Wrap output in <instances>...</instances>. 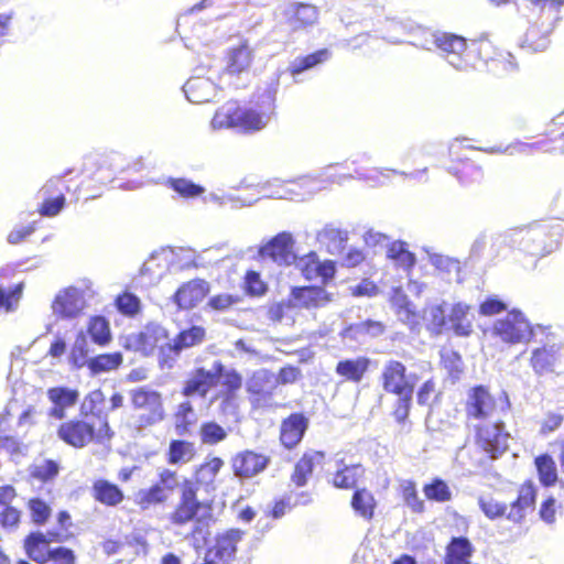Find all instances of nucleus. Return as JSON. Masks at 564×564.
I'll list each match as a JSON object with an SVG mask.
<instances>
[{
  "label": "nucleus",
  "mask_w": 564,
  "mask_h": 564,
  "mask_svg": "<svg viewBox=\"0 0 564 564\" xmlns=\"http://www.w3.org/2000/svg\"><path fill=\"white\" fill-rule=\"evenodd\" d=\"M51 539L42 531L30 532L23 541L24 552L29 560L36 564H47L46 556L50 555Z\"/></svg>",
  "instance_id": "nucleus-28"
},
{
  "label": "nucleus",
  "mask_w": 564,
  "mask_h": 564,
  "mask_svg": "<svg viewBox=\"0 0 564 564\" xmlns=\"http://www.w3.org/2000/svg\"><path fill=\"white\" fill-rule=\"evenodd\" d=\"M197 485L184 479L181 486V498L170 519L173 524L183 525L196 518L203 503L197 499Z\"/></svg>",
  "instance_id": "nucleus-12"
},
{
  "label": "nucleus",
  "mask_w": 564,
  "mask_h": 564,
  "mask_svg": "<svg viewBox=\"0 0 564 564\" xmlns=\"http://www.w3.org/2000/svg\"><path fill=\"white\" fill-rule=\"evenodd\" d=\"M271 464V457L251 449L237 453L231 459L235 477L243 480L263 473Z\"/></svg>",
  "instance_id": "nucleus-13"
},
{
  "label": "nucleus",
  "mask_w": 564,
  "mask_h": 564,
  "mask_svg": "<svg viewBox=\"0 0 564 564\" xmlns=\"http://www.w3.org/2000/svg\"><path fill=\"white\" fill-rule=\"evenodd\" d=\"M416 375L408 373L405 365L399 360H389L381 372L382 389L387 393L397 395L392 416L399 424H404L412 408Z\"/></svg>",
  "instance_id": "nucleus-3"
},
{
  "label": "nucleus",
  "mask_w": 564,
  "mask_h": 564,
  "mask_svg": "<svg viewBox=\"0 0 564 564\" xmlns=\"http://www.w3.org/2000/svg\"><path fill=\"white\" fill-rule=\"evenodd\" d=\"M544 338L538 339L541 346L531 351L530 365L538 376L551 373L555 371V367L560 360L562 343L555 341L554 334L544 332Z\"/></svg>",
  "instance_id": "nucleus-9"
},
{
  "label": "nucleus",
  "mask_w": 564,
  "mask_h": 564,
  "mask_svg": "<svg viewBox=\"0 0 564 564\" xmlns=\"http://www.w3.org/2000/svg\"><path fill=\"white\" fill-rule=\"evenodd\" d=\"M321 176L308 177L301 176L297 180H289L281 181L280 178H273L265 181L263 183H258L256 187L258 188V193L262 194L263 197L274 198V199H293L294 197L301 196L294 188L288 187L286 184H294L300 186L301 188L306 186L311 180H318Z\"/></svg>",
  "instance_id": "nucleus-20"
},
{
  "label": "nucleus",
  "mask_w": 564,
  "mask_h": 564,
  "mask_svg": "<svg viewBox=\"0 0 564 564\" xmlns=\"http://www.w3.org/2000/svg\"><path fill=\"white\" fill-rule=\"evenodd\" d=\"M209 284L203 279H194L183 283L172 296L173 303L181 310L192 308L204 300Z\"/></svg>",
  "instance_id": "nucleus-24"
},
{
  "label": "nucleus",
  "mask_w": 564,
  "mask_h": 564,
  "mask_svg": "<svg viewBox=\"0 0 564 564\" xmlns=\"http://www.w3.org/2000/svg\"><path fill=\"white\" fill-rule=\"evenodd\" d=\"M296 267L301 270L302 275L306 280H319L322 284L330 282L336 274L335 262L330 260L319 261L314 251L300 258L296 262Z\"/></svg>",
  "instance_id": "nucleus-18"
},
{
  "label": "nucleus",
  "mask_w": 564,
  "mask_h": 564,
  "mask_svg": "<svg viewBox=\"0 0 564 564\" xmlns=\"http://www.w3.org/2000/svg\"><path fill=\"white\" fill-rule=\"evenodd\" d=\"M87 333L90 340L98 346H107L111 340L110 324L105 316L95 315L90 317Z\"/></svg>",
  "instance_id": "nucleus-42"
},
{
  "label": "nucleus",
  "mask_w": 564,
  "mask_h": 564,
  "mask_svg": "<svg viewBox=\"0 0 564 564\" xmlns=\"http://www.w3.org/2000/svg\"><path fill=\"white\" fill-rule=\"evenodd\" d=\"M425 251L429 253L430 263L440 272L447 274L448 279L453 276L456 278L457 282H460V262L455 258H451L447 256H443L440 253H430L427 249Z\"/></svg>",
  "instance_id": "nucleus-46"
},
{
  "label": "nucleus",
  "mask_w": 564,
  "mask_h": 564,
  "mask_svg": "<svg viewBox=\"0 0 564 564\" xmlns=\"http://www.w3.org/2000/svg\"><path fill=\"white\" fill-rule=\"evenodd\" d=\"M386 328L387 327L382 322L366 318L365 321L346 325L339 335L343 339L362 344L368 339L382 336Z\"/></svg>",
  "instance_id": "nucleus-25"
},
{
  "label": "nucleus",
  "mask_w": 564,
  "mask_h": 564,
  "mask_svg": "<svg viewBox=\"0 0 564 564\" xmlns=\"http://www.w3.org/2000/svg\"><path fill=\"white\" fill-rule=\"evenodd\" d=\"M59 466L55 460L46 459L32 467L31 476L42 482H48L58 475Z\"/></svg>",
  "instance_id": "nucleus-62"
},
{
  "label": "nucleus",
  "mask_w": 564,
  "mask_h": 564,
  "mask_svg": "<svg viewBox=\"0 0 564 564\" xmlns=\"http://www.w3.org/2000/svg\"><path fill=\"white\" fill-rule=\"evenodd\" d=\"M402 496L405 505L415 513H422L425 510L424 501L419 497L416 485L408 480L402 485Z\"/></svg>",
  "instance_id": "nucleus-59"
},
{
  "label": "nucleus",
  "mask_w": 564,
  "mask_h": 564,
  "mask_svg": "<svg viewBox=\"0 0 564 564\" xmlns=\"http://www.w3.org/2000/svg\"><path fill=\"white\" fill-rule=\"evenodd\" d=\"M285 23L291 31L312 26L318 19V10L306 2H291L283 10Z\"/></svg>",
  "instance_id": "nucleus-23"
},
{
  "label": "nucleus",
  "mask_w": 564,
  "mask_h": 564,
  "mask_svg": "<svg viewBox=\"0 0 564 564\" xmlns=\"http://www.w3.org/2000/svg\"><path fill=\"white\" fill-rule=\"evenodd\" d=\"M252 54L247 44L228 50L226 72L229 75L241 74L250 67Z\"/></svg>",
  "instance_id": "nucleus-37"
},
{
  "label": "nucleus",
  "mask_w": 564,
  "mask_h": 564,
  "mask_svg": "<svg viewBox=\"0 0 564 564\" xmlns=\"http://www.w3.org/2000/svg\"><path fill=\"white\" fill-rule=\"evenodd\" d=\"M243 535L245 531L236 528L217 533L214 544L207 547L206 551L221 564H230L236 558L237 544L242 540Z\"/></svg>",
  "instance_id": "nucleus-17"
},
{
  "label": "nucleus",
  "mask_w": 564,
  "mask_h": 564,
  "mask_svg": "<svg viewBox=\"0 0 564 564\" xmlns=\"http://www.w3.org/2000/svg\"><path fill=\"white\" fill-rule=\"evenodd\" d=\"M169 495L164 492L161 487L155 482L147 489H140L137 494L138 503L147 509L152 505L164 503Z\"/></svg>",
  "instance_id": "nucleus-53"
},
{
  "label": "nucleus",
  "mask_w": 564,
  "mask_h": 564,
  "mask_svg": "<svg viewBox=\"0 0 564 564\" xmlns=\"http://www.w3.org/2000/svg\"><path fill=\"white\" fill-rule=\"evenodd\" d=\"M538 488L532 480L524 481L518 490L517 499L511 502L507 519L513 523H521L529 511L535 509Z\"/></svg>",
  "instance_id": "nucleus-22"
},
{
  "label": "nucleus",
  "mask_w": 564,
  "mask_h": 564,
  "mask_svg": "<svg viewBox=\"0 0 564 564\" xmlns=\"http://www.w3.org/2000/svg\"><path fill=\"white\" fill-rule=\"evenodd\" d=\"M350 506L356 516L370 521L375 516L377 501L371 491L366 488H357L352 494Z\"/></svg>",
  "instance_id": "nucleus-38"
},
{
  "label": "nucleus",
  "mask_w": 564,
  "mask_h": 564,
  "mask_svg": "<svg viewBox=\"0 0 564 564\" xmlns=\"http://www.w3.org/2000/svg\"><path fill=\"white\" fill-rule=\"evenodd\" d=\"M358 465L347 466L338 469L333 478V484L336 488L349 489L352 488L358 479Z\"/></svg>",
  "instance_id": "nucleus-58"
},
{
  "label": "nucleus",
  "mask_w": 564,
  "mask_h": 564,
  "mask_svg": "<svg viewBox=\"0 0 564 564\" xmlns=\"http://www.w3.org/2000/svg\"><path fill=\"white\" fill-rule=\"evenodd\" d=\"M225 372L226 367L219 360L214 361L212 370H206L203 367L197 368L185 381L182 389L183 395L187 398L195 395L205 398L209 390L219 382V377Z\"/></svg>",
  "instance_id": "nucleus-10"
},
{
  "label": "nucleus",
  "mask_w": 564,
  "mask_h": 564,
  "mask_svg": "<svg viewBox=\"0 0 564 564\" xmlns=\"http://www.w3.org/2000/svg\"><path fill=\"white\" fill-rule=\"evenodd\" d=\"M183 91L189 102L204 104L216 96V86L209 78L192 77L184 84Z\"/></svg>",
  "instance_id": "nucleus-29"
},
{
  "label": "nucleus",
  "mask_w": 564,
  "mask_h": 564,
  "mask_svg": "<svg viewBox=\"0 0 564 564\" xmlns=\"http://www.w3.org/2000/svg\"><path fill=\"white\" fill-rule=\"evenodd\" d=\"M371 360L366 356L346 358L337 362L335 372L348 381L358 383L369 370Z\"/></svg>",
  "instance_id": "nucleus-33"
},
{
  "label": "nucleus",
  "mask_w": 564,
  "mask_h": 564,
  "mask_svg": "<svg viewBox=\"0 0 564 564\" xmlns=\"http://www.w3.org/2000/svg\"><path fill=\"white\" fill-rule=\"evenodd\" d=\"M324 458L325 454L323 452L305 453L294 466L291 476L292 482L297 487H304L314 471L315 464H321Z\"/></svg>",
  "instance_id": "nucleus-35"
},
{
  "label": "nucleus",
  "mask_w": 564,
  "mask_h": 564,
  "mask_svg": "<svg viewBox=\"0 0 564 564\" xmlns=\"http://www.w3.org/2000/svg\"><path fill=\"white\" fill-rule=\"evenodd\" d=\"M66 205V197L59 193L55 197H46L39 208V213L43 217L57 216Z\"/></svg>",
  "instance_id": "nucleus-64"
},
{
  "label": "nucleus",
  "mask_w": 564,
  "mask_h": 564,
  "mask_svg": "<svg viewBox=\"0 0 564 564\" xmlns=\"http://www.w3.org/2000/svg\"><path fill=\"white\" fill-rule=\"evenodd\" d=\"M533 465L536 471L538 480L544 488L554 487L561 482L558 469L555 459L549 453H542L534 457Z\"/></svg>",
  "instance_id": "nucleus-32"
},
{
  "label": "nucleus",
  "mask_w": 564,
  "mask_h": 564,
  "mask_svg": "<svg viewBox=\"0 0 564 564\" xmlns=\"http://www.w3.org/2000/svg\"><path fill=\"white\" fill-rule=\"evenodd\" d=\"M278 78L267 82L264 88H259L254 106L241 107L228 102L216 110L210 124L213 129H238L245 133L262 130L269 122L275 108Z\"/></svg>",
  "instance_id": "nucleus-1"
},
{
  "label": "nucleus",
  "mask_w": 564,
  "mask_h": 564,
  "mask_svg": "<svg viewBox=\"0 0 564 564\" xmlns=\"http://www.w3.org/2000/svg\"><path fill=\"white\" fill-rule=\"evenodd\" d=\"M174 252L172 250H161L151 253L149 259L140 269V280L144 285L159 283L167 271L174 269Z\"/></svg>",
  "instance_id": "nucleus-14"
},
{
  "label": "nucleus",
  "mask_w": 564,
  "mask_h": 564,
  "mask_svg": "<svg viewBox=\"0 0 564 564\" xmlns=\"http://www.w3.org/2000/svg\"><path fill=\"white\" fill-rule=\"evenodd\" d=\"M387 257L393 260L404 271L412 270L416 264V256L410 251L408 243L401 240L394 241L389 245L387 249Z\"/></svg>",
  "instance_id": "nucleus-41"
},
{
  "label": "nucleus",
  "mask_w": 564,
  "mask_h": 564,
  "mask_svg": "<svg viewBox=\"0 0 564 564\" xmlns=\"http://www.w3.org/2000/svg\"><path fill=\"white\" fill-rule=\"evenodd\" d=\"M134 410H143L138 416V429H144L162 422L165 417L162 394L149 386L138 387L129 391Z\"/></svg>",
  "instance_id": "nucleus-6"
},
{
  "label": "nucleus",
  "mask_w": 564,
  "mask_h": 564,
  "mask_svg": "<svg viewBox=\"0 0 564 564\" xmlns=\"http://www.w3.org/2000/svg\"><path fill=\"white\" fill-rule=\"evenodd\" d=\"M205 337L206 329L203 326L192 325L182 329L173 339L176 346L183 351L202 344Z\"/></svg>",
  "instance_id": "nucleus-48"
},
{
  "label": "nucleus",
  "mask_w": 564,
  "mask_h": 564,
  "mask_svg": "<svg viewBox=\"0 0 564 564\" xmlns=\"http://www.w3.org/2000/svg\"><path fill=\"white\" fill-rule=\"evenodd\" d=\"M196 455L194 443L185 440H172L169 443L166 460L170 465L186 464Z\"/></svg>",
  "instance_id": "nucleus-39"
},
{
  "label": "nucleus",
  "mask_w": 564,
  "mask_h": 564,
  "mask_svg": "<svg viewBox=\"0 0 564 564\" xmlns=\"http://www.w3.org/2000/svg\"><path fill=\"white\" fill-rule=\"evenodd\" d=\"M91 496L96 501L107 507H116L124 499L122 489L107 479H98L94 481L91 486Z\"/></svg>",
  "instance_id": "nucleus-34"
},
{
  "label": "nucleus",
  "mask_w": 564,
  "mask_h": 564,
  "mask_svg": "<svg viewBox=\"0 0 564 564\" xmlns=\"http://www.w3.org/2000/svg\"><path fill=\"white\" fill-rule=\"evenodd\" d=\"M561 226L534 224L528 228L511 229L498 236L494 245L518 249L532 257H544L560 246Z\"/></svg>",
  "instance_id": "nucleus-2"
},
{
  "label": "nucleus",
  "mask_w": 564,
  "mask_h": 564,
  "mask_svg": "<svg viewBox=\"0 0 564 564\" xmlns=\"http://www.w3.org/2000/svg\"><path fill=\"white\" fill-rule=\"evenodd\" d=\"M509 432L503 421L476 426V442L491 459H497L509 449Z\"/></svg>",
  "instance_id": "nucleus-8"
},
{
  "label": "nucleus",
  "mask_w": 564,
  "mask_h": 564,
  "mask_svg": "<svg viewBox=\"0 0 564 564\" xmlns=\"http://www.w3.org/2000/svg\"><path fill=\"white\" fill-rule=\"evenodd\" d=\"M47 398L53 404L48 412L50 415L56 420H62L65 417V410L78 402L79 392L77 389L58 386L47 390Z\"/></svg>",
  "instance_id": "nucleus-26"
},
{
  "label": "nucleus",
  "mask_w": 564,
  "mask_h": 564,
  "mask_svg": "<svg viewBox=\"0 0 564 564\" xmlns=\"http://www.w3.org/2000/svg\"><path fill=\"white\" fill-rule=\"evenodd\" d=\"M167 186L184 198H196L205 193V187L185 177H170Z\"/></svg>",
  "instance_id": "nucleus-47"
},
{
  "label": "nucleus",
  "mask_w": 564,
  "mask_h": 564,
  "mask_svg": "<svg viewBox=\"0 0 564 564\" xmlns=\"http://www.w3.org/2000/svg\"><path fill=\"white\" fill-rule=\"evenodd\" d=\"M24 289L23 282H19L10 288L0 286V308L6 312H12L17 308Z\"/></svg>",
  "instance_id": "nucleus-55"
},
{
  "label": "nucleus",
  "mask_w": 564,
  "mask_h": 564,
  "mask_svg": "<svg viewBox=\"0 0 564 564\" xmlns=\"http://www.w3.org/2000/svg\"><path fill=\"white\" fill-rule=\"evenodd\" d=\"M28 509L31 516V521L37 527L46 524L52 516V508L50 503L40 497L31 498L28 501Z\"/></svg>",
  "instance_id": "nucleus-51"
},
{
  "label": "nucleus",
  "mask_w": 564,
  "mask_h": 564,
  "mask_svg": "<svg viewBox=\"0 0 564 564\" xmlns=\"http://www.w3.org/2000/svg\"><path fill=\"white\" fill-rule=\"evenodd\" d=\"M292 300L302 307H318L330 302V294L323 286H295L291 290Z\"/></svg>",
  "instance_id": "nucleus-30"
},
{
  "label": "nucleus",
  "mask_w": 564,
  "mask_h": 564,
  "mask_svg": "<svg viewBox=\"0 0 564 564\" xmlns=\"http://www.w3.org/2000/svg\"><path fill=\"white\" fill-rule=\"evenodd\" d=\"M294 243L295 240L291 232L281 231L260 246L259 256L261 258H269L280 265H290L296 261V256L293 251Z\"/></svg>",
  "instance_id": "nucleus-11"
},
{
  "label": "nucleus",
  "mask_w": 564,
  "mask_h": 564,
  "mask_svg": "<svg viewBox=\"0 0 564 564\" xmlns=\"http://www.w3.org/2000/svg\"><path fill=\"white\" fill-rule=\"evenodd\" d=\"M448 304L446 302H442L441 304L431 305L425 311V319L427 322V329L435 334H442L443 329L448 323Z\"/></svg>",
  "instance_id": "nucleus-45"
},
{
  "label": "nucleus",
  "mask_w": 564,
  "mask_h": 564,
  "mask_svg": "<svg viewBox=\"0 0 564 564\" xmlns=\"http://www.w3.org/2000/svg\"><path fill=\"white\" fill-rule=\"evenodd\" d=\"M199 435L204 444H217L227 437L226 430L215 421L205 422L200 425Z\"/></svg>",
  "instance_id": "nucleus-56"
},
{
  "label": "nucleus",
  "mask_w": 564,
  "mask_h": 564,
  "mask_svg": "<svg viewBox=\"0 0 564 564\" xmlns=\"http://www.w3.org/2000/svg\"><path fill=\"white\" fill-rule=\"evenodd\" d=\"M330 57L332 52L326 47L316 50L306 55L297 56L288 66H279L269 77L268 82H273L274 78H278V87L281 83L285 84V86L300 84L304 80V73L324 64Z\"/></svg>",
  "instance_id": "nucleus-5"
},
{
  "label": "nucleus",
  "mask_w": 564,
  "mask_h": 564,
  "mask_svg": "<svg viewBox=\"0 0 564 564\" xmlns=\"http://www.w3.org/2000/svg\"><path fill=\"white\" fill-rule=\"evenodd\" d=\"M223 465L224 462L220 457H213L208 462L202 464L195 473L196 481L199 484H209L214 481Z\"/></svg>",
  "instance_id": "nucleus-57"
},
{
  "label": "nucleus",
  "mask_w": 564,
  "mask_h": 564,
  "mask_svg": "<svg viewBox=\"0 0 564 564\" xmlns=\"http://www.w3.org/2000/svg\"><path fill=\"white\" fill-rule=\"evenodd\" d=\"M478 506L484 514L490 520H495L503 516L507 517L508 514L507 505L503 502H498L491 497H479Z\"/></svg>",
  "instance_id": "nucleus-61"
},
{
  "label": "nucleus",
  "mask_w": 564,
  "mask_h": 564,
  "mask_svg": "<svg viewBox=\"0 0 564 564\" xmlns=\"http://www.w3.org/2000/svg\"><path fill=\"white\" fill-rule=\"evenodd\" d=\"M316 239L321 246H324L330 254H341L347 246L348 231L327 224L317 232Z\"/></svg>",
  "instance_id": "nucleus-31"
},
{
  "label": "nucleus",
  "mask_w": 564,
  "mask_h": 564,
  "mask_svg": "<svg viewBox=\"0 0 564 564\" xmlns=\"http://www.w3.org/2000/svg\"><path fill=\"white\" fill-rule=\"evenodd\" d=\"M310 421L306 415L302 412L291 413L285 417L280 427V441L281 444L288 448H295L303 440Z\"/></svg>",
  "instance_id": "nucleus-21"
},
{
  "label": "nucleus",
  "mask_w": 564,
  "mask_h": 564,
  "mask_svg": "<svg viewBox=\"0 0 564 564\" xmlns=\"http://www.w3.org/2000/svg\"><path fill=\"white\" fill-rule=\"evenodd\" d=\"M550 31L546 30L543 33V35H541L540 37H536L538 33H539L538 29L535 26L529 28L524 35V40H523L521 46L523 48H529L532 52L545 51L550 43L547 35H546Z\"/></svg>",
  "instance_id": "nucleus-60"
},
{
  "label": "nucleus",
  "mask_w": 564,
  "mask_h": 564,
  "mask_svg": "<svg viewBox=\"0 0 564 564\" xmlns=\"http://www.w3.org/2000/svg\"><path fill=\"white\" fill-rule=\"evenodd\" d=\"M496 400L489 388L485 384H476L468 389L465 411L468 417L486 420L495 410Z\"/></svg>",
  "instance_id": "nucleus-16"
},
{
  "label": "nucleus",
  "mask_w": 564,
  "mask_h": 564,
  "mask_svg": "<svg viewBox=\"0 0 564 564\" xmlns=\"http://www.w3.org/2000/svg\"><path fill=\"white\" fill-rule=\"evenodd\" d=\"M85 299L82 290L68 286L61 290L52 303L53 314L61 319H74L84 310Z\"/></svg>",
  "instance_id": "nucleus-15"
},
{
  "label": "nucleus",
  "mask_w": 564,
  "mask_h": 564,
  "mask_svg": "<svg viewBox=\"0 0 564 564\" xmlns=\"http://www.w3.org/2000/svg\"><path fill=\"white\" fill-rule=\"evenodd\" d=\"M423 494L427 500L433 502L443 503L452 500V490L449 486L440 477H435L431 482L425 484L423 486Z\"/></svg>",
  "instance_id": "nucleus-50"
},
{
  "label": "nucleus",
  "mask_w": 564,
  "mask_h": 564,
  "mask_svg": "<svg viewBox=\"0 0 564 564\" xmlns=\"http://www.w3.org/2000/svg\"><path fill=\"white\" fill-rule=\"evenodd\" d=\"M274 375L265 369L256 371L247 382V391L251 395H260L268 398L269 390L272 392L274 388Z\"/></svg>",
  "instance_id": "nucleus-44"
},
{
  "label": "nucleus",
  "mask_w": 564,
  "mask_h": 564,
  "mask_svg": "<svg viewBox=\"0 0 564 564\" xmlns=\"http://www.w3.org/2000/svg\"><path fill=\"white\" fill-rule=\"evenodd\" d=\"M57 435L66 444L82 448L95 440V426L83 420H70L61 424Z\"/></svg>",
  "instance_id": "nucleus-19"
},
{
  "label": "nucleus",
  "mask_w": 564,
  "mask_h": 564,
  "mask_svg": "<svg viewBox=\"0 0 564 564\" xmlns=\"http://www.w3.org/2000/svg\"><path fill=\"white\" fill-rule=\"evenodd\" d=\"M433 44L445 53L449 65L457 70H466L471 66L470 56L477 50V42L467 44L465 37L455 33L437 32L433 34Z\"/></svg>",
  "instance_id": "nucleus-7"
},
{
  "label": "nucleus",
  "mask_w": 564,
  "mask_h": 564,
  "mask_svg": "<svg viewBox=\"0 0 564 564\" xmlns=\"http://www.w3.org/2000/svg\"><path fill=\"white\" fill-rule=\"evenodd\" d=\"M547 329L549 327L541 324L531 325L520 310L513 308L505 317L495 321L492 335L506 344L514 345L528 340L536 341L538 335Z\"/></svg>",
  "instance_id": "nucleus-4"
},
{
  "label": "nucleus",
  "mask_w": 564,
  "mask_h": 564,
  "mask_svg": "<svg viewBox=\"0 0 564 564\" xmlns=\"http://www.w3.org/2000/svg\"><path fill=\"white\" fill-rule=\"evenodd\" d=\"M475 546L465 535L452 536L445 546L443 564H471Z\"/></svg>",
  "instance_id": "nucleus-27"
},
{
  "label": "nucleus",
  "mask_w": 564,
  "mask_h": 564,
  "mask_svg": "<svg viewBox=\"0 0 564 564\" xmlns=\"http://www.w3.org/2000/svg\"><path fill=\"white\" fill-rule=\"evenodd\" d=\"M469 310V305L457 302L447 311L448 323L455 335L465 337L473 332L471 322L468 319Z\"/></svg>",
  "instance_id": "nucleus-36"
},
{
  "label": "nucleus",
  "mask_w": 564,
  "mask_h": 564,
  "mask_svg": "<svg viewBox=\"0 0 564 564\" xmlns=\"http://www.w3.org/2000/svg\"><path fill=\"white\" fill-rule=\"evenodd\" d=\"M447 171L464 186L478 183L482 178L481 169L473 161H465L459 164L451 165Z\"/></svg>",
  "instance_id": "nucleus-43"
},
{
  "label": "nucleus",
  "mask_w": 564,
  "mask_h": 564,
  "mask_svg": "<svg viewBox=\"0 0 564 564\" xmlns=\"http://www.w3.org/2000/svg\"><path fill=\"white\" fill-rule=\"evenodd\" d=\"M88 351L87 337L83 332H79L68 355V362L70 366L75 369H80L84 366L88 368V361L90 358L88 357Z\"/></svg>",
  "instance_id": "nucleus-49"
},
{
  "label": "nucleus",
  "mask_w": 564,
  "mask_h": 564,
  "mask_svg": "<svg viewBox=\"0 0 564 564\" xmlns=\"http://www.w3.org/2000/svg\"><path fill=\"white\" fill-rule=\"evenodd\" d=\"M115 306L120 314L127 317H134L141 311V301L135 294L123 292L117 295Z\"/></svg>",
  "instance_id": "nucleus-52"
},
{
  "label": "nucleus",
  "mask_w": 564,
  "mask_h": 564,
  "mask_svg": "<svg viewBox=\"0 0 564 564\" xmlns=\"http://www.w3.org/2000/svg\"><path fill=\"white\" fill-rule=\"evenodd\" d=\"M182 350L176 346L174 339L159 346L158 362L161 369H172L177 361Z\"/></svg>",
  "instance_id": "nucleus-54"
},
{
  "label": "nucleus",
  "mask_w": 564,
  "mask_h": 564,
  "mask_svg": "<svg viewBox=\"0 0 564 564\" xmlns=\"http://www.w3.org/2000/svg\"><path fill=\"white\" fill-rule=\"evenodd\" d=\"M123 362L120 351L106 352L93 356L88 361V369L91 375H99L118 369Z\"/></svg>",
  "instance_id": "nucleus-40"
},
{
  "label": "nucleus",
  "mask_w": 564,
  "mask_h": 564,
  "mask_svg": "<svg viewBox=\"0 0 564 564\" xmlns=\"http://www.w3.org/2000/svg\"><path fill=\"white\" fill-rule=\"evenodd\" d=\"M246 294L250 296H260L267 292V285L261 280L260 273L253 270L247 271L243 281Z\"/></svg>",
  "instance_id": "nucleus-63"
}]
</instances>
